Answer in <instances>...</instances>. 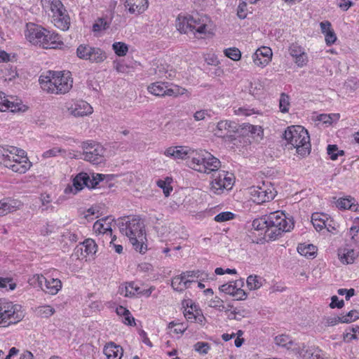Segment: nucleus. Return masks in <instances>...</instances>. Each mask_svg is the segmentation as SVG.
Here are the masks:
<instances>
[{"label": "nucleus", "instance_id": "nucleus-33", "mask_svg": "<svg viewBox=\"0 0 359 359\" xmlns=\"http://www.w3.org/2000/svg\"><path fill=\"white\" fill-rule=\"evenodd\" d=\"M182 276H184L185 280L184 283V287H187L188 288L191 287V284L194 282H196L197 280H194V278H198L203 275L207 276V274L199 271H187L182 273Z\"/></svg>", "mask_w": 359, "mask_h": 359}, {"label": "nucleus", "instance_id": "nucleus-59", "mask_svg": "<svg viewBox=\"0 0 359 359\" xmlns=\"http://www.w3.org/2000/svg\"><path fill=\"white\" fill-rule=\"evenodd\" d=\"M245 129L250 132L251 134H257L258 136L263 133L262 128L258 126L248 124L245 126Z\"/></svg>", "mask_w": 359, "mask_h": 359}, {"label": "nucleus", "instance_id": "nucleus-11", "mask_svg": "<svg viewBox=\"0 0 359 359\" xmlns=\"http://www.w3.org/2000/svg\"><path fill=\"white\" fill-rule=\"evenodd\" d=\"M0 314L8 319L9 323L16 324L24 318L20 306L13 304L5 299H0Z\"/></svg>", "mask_w": 359, "mask_h": 359}, {"label": "nucleus", "instance_id": "nucleus-24", "mask_svg": "<svg viewBox=\"0 0 359 359\" xmlns=\"http://www.w3.org/2000/svg\"><path fill=\"white\" fill-rule=\"evenodd\" d=\"M192 15H187L186 16L179 15L177 20V28L181 32L187 34L191 32L192 21Z\"/></svg>", "mask_w": 359, "mask_h": 359}, {"label": "nucleus", "instance_id": "nucleus-63", "mask_svg": "<svg viewBox=\"0 0 359 359\" xmlns=\"http://www.w3.org/2000/svg\"><path fill=\"white\" fill-rule=\"evenodd\" d=\"M343 318L341 316L329 317L326 320L327 326H334L339 323H342Z\"/></svg>", "mask_w": 359, "mask_h": 359}, {"label": "nucleus", "instance_id": "nucleus-39", "mask_svg": "<svg viewBox=\"0 0 359 359\" xmlns=\"http://www.w3.org/2000/svg\"><path fill=\"white\" fill-rule=\"evenodd\" d=\"M112 49L118 56L123 57L127 54L128 46L123 42H114L112 44Z\"/></svg>", "mask_w": 359, "mask_h": 359}, {"label": "nucleus", "instance_id": "nucleus-21", "mask_svg": "<svg viewBox=\"0 0 359 359\" xmlns=\"http://www.w3.org/2000/svg\"><path fill=\"white\" fill-rule=\"evenodd\" d=\"M125 6L128 8L130 13L138 15L147 8L148 1L147 0H126Z\"/></svg>", "mask_w": 359, "mask_h": 359}, {"label": "nucleus", "instance_id": "nucleus-17", "mask_svg": "<svg viewBox=\"0 0 359 359\" xmlns=\"http://www.w3.org/2000/svg\"><path fill=\"white\" fill-rule=\"evenodd\" d=\"M272 55V50L270 48L262 46L253 54V62L257 66L264 67L270 62Z\"/></svg>", "mask_w": 359, "mask_h": 359}, {"label": "nucleus", "instance_id": "nucleus-16", "mask_svg": "<svg viewBox=\"0 0 359 359\" xmlns=\"http://www.w3.org/2000/svg\"><path fill=\"white\" fill-rule=\"evenodd\" d=\"M67 108L68 112L76 117L83 116L92 113V107L83 100L67 103Z\"/></svg>", "mask_w": 359, "mask_h": 359}, {"label": "nucleus", "instance_id": "nucleus-56", "mask_svg": "<svg viewBox=\"0 0 359 359\" xmlns=\"http://www.w3.org/2000/svg\"><path fill=\"white\" fill-rule=\"evenodd\" d=\"M222 177H223V181H224V185L225 187H224V189H231L232 185H233V178L231 176H228V173H226L225 171H222Z\"/></svg>", "mask_w": 359, "mask_h": 359}, {"label": "nucleus", "instance_id": "nucleus-32", "mask_svg": "<svg viewBox=\"0 0 359 359\" xmlns=\"http://www.w3.org/2000/svg\"><path fill=\"white\" fill-rule=\"evenodd\" d=\"M339 257L343 264H349L354 262L358 257V253L353 249L344 248L343 252H339Z\"/></svg>", "mask_w": 359, "mask_h": 359}, {"label": "nucleus", "instance_id": "nucleus-44", "mask_svg": "<svg viewBox=\"0 0 359 359\" xmlns=\"http://www.w3.org/2000/svg\"><path fill=\"white\" fill-rule=\"evenodd\" d=\"M55 309L49 305H43L36 309L37 314L42 318H48L55 313Z\"/></svg>", "mask_w": 359, "mask_h": 359}, {"label": "nucleus", "instance_id": "nucleus-5", "mask_svg": "<svg viewBox=\"0 0 359 359\" xmlns=\"http://www.w3.org/2000/svg\"><path fill=\"white\" fill-rule=\"evenodd\" d=\"M266 219V235L271 241L277 239L283 232L289 231L294 226L293 223L288 222L285 216L278 212L271 213L267 215Z\"/></svg>", "mask_w": 359, "mask_h": 359}, {"label": "nucleus", "instance_id": "nucleus-61", "mask_svg": "<svg viewBox=\"0 0 359 359\" xmlns=\"http://www.w3.org/2000/svg\"><path fill=\"white\" fill-rule=\"evenodd\" d=\"M13 208V207L8 203L0 201V217L10 212Z\"/></svg>", "mask_w": 359, "mask_h": 359}, {"label": "nucleus", "instance_id": "nucleus-52", "mask_svg": "<svg viewBox=\"0 0 359 359\" xmlns=\"http://www.w3.org/2000/svg\"><path fill=\"white\" fill-rule=\"evenodd\" d=\"M157 185L163 189V194L166 197H168L172 191V187L170 185V182H167V181L159 180L157 181Z\"/></svg>", "mask_w": 359, "mask_h": 359}, {"label": "nucleus", "instance_id": "nucleus-19", "mask_svg": "<svg viewBox=\"0 0 359 359\" xmlns=\"http://www.w3.org/2000/svg\"><path fill=\"white\" fill-rule=\"evenodd\" d=\"M62 45H63V42L61 36L58 34L46 29L42 48L45 49L57 48Z\"/></svg>", "mask_w": 359, "mask_h": 359}, {"label": "nucleus", "instance_id": "nucleus-23", "mask_svg": "<svg viewBox=\"0 0 359 359\" xmlns=\"http://www.w3.org/2000/svg\"><path fill=\"white\" fill-rule=\"evenodd\" d=\"M327 221L328 219L325 215L314 212L311 215V222L317 231H320L324 228H326L328 231H331L327 226Z\"/></svg>", "mask_w": 359, "mask_h": 359}, {"label": "nucleus", "instance_id": "nucleus-13", "mask_svg": "<svg viewBox=\"0 0 359 359\" xmlns=\"http://www.w3.org/2000/svg\"><path fill=\"white\" fill-rule=\"evenodd\" d=\"M238 130V125L233 121H221L215 130V135L226 140L232 142L236 140L235 133Z\"/></svg>", "mask_w": 359, "mask_h": 359}, {"label": "nucleus", "instance_id": "nucleus-58", "mask_svg": "<svg viewBox=\"0 0 359 359\" xmlns=\"http://www.w3.org/2000/svg\"><path fill=\"white\" fill-rule=\"evenodd\" d=\"M325 39L327 46H331L336 41L337 36L333 29L325 34Z\"/></svg>", "mask_w": 359, "mask_h": 359}, {"label": "nucleus", "instance_id": "nucleus-50", "mask_svg": "<svg viewBox=\"0 0 359 359\" xmlns=\"http://www.w3.org/2000/svg\"><path fill=\"white\" fill-rule=\"evenodd\" d=\"M109 27V24L104 18H98L97 20L93 25V31L100 32L105 30Z\"/></svg>", "mask_w": 359, "mask_h": 359}, {"label": "nucleus", "instance_id": "nucleus-45", "mask_svg": "<svg viewBox=\"0 0 359 359\" xmlns=\"http://www.w3.org/2000/svg\"><path fill=\"white\" fill-rule=\"evenodd\" d=\"M225 56L233 61H238L241 57V53L237 48H229L224 50Z\"/></svg>", "mask_w": 359, "mask_h": 359}, {"label": "nucleus", "instance_id": "nucleus-22", "mask_svg": "<svg viewBox=\"0 0 359 359\" xmlns=\"http://www.w3.org/2000/svg\"><path fill=\"white\" fill-rule=\"evenodd\" d=\"M11 110L12 112L25 111L27 107L22 104L20 100L15 99L13 96H8L4 104V111Z\"/></svg>", "mask_w": 359, "mask_h": 359}, {"label": "nucleus", "instance_id": "nucleus-26", "mask_svg": "<svg viewBox=\"0 0 359 359\" xmlns=\"http://www.w3.org/2000/svg\"><path fill=\"white\" fill-rule=\"evenodd\" d=\"M118 292L124 297H134L135 294H140L142 292H140V287L134 282H130L126 285H121L118 289Z\"/></svg>", "mask_w": 359, "mask_h": 359}, {"label": "nucleus", "instance_id": "nucleus-14", "mask_svg": "<svg viewBox=\"0 0 359 359\" xmlns=\"http://www.w3.org/2000/svg\"><path fill=\"white\" fill-rule=\"evenodd\" d=\"M250 194L255 198L257 203H262L273 200L275 197L274 189L264 183L262 187H252L250 189Z\"/></svg>", "mask_w": 359, "mask_h": 359}, {"label": "nucleus", "instance_id": "nucleus-8", "mask_svg": "<svg viewBox=\"0 0 359 359\" xmlns=\"http://www.w3.org/2000/svg\"><path fill=\"white\" fill-rule=\"evenodd\" d=\"M76 53L79 59L88 60L91 63H101L107 59V54L104 50L89 44H80L77 47Z\"/></svg>", "mask_w": 359, "mask_h": 359}, {"label": "nucleus", "instance_id": "nucleus-55", "mask_svg": "<svg viewBox=\"0 0 359 359\" xmlns=\"http://www.w3.org/2000/svg\"><path fill=\"white\" fill-rule=\"evenodd\" d=\"M344 306V302L343 299L339 300L338 297L334 295L331 297V302L330 304V307L331 309H341Z\"/></svg>", "mask_w": 359, "mask_h": 359}, {"label": "nucleus", "instance_id": "nucleus-34", "mask_svg": "<svg viewBox=\"0 0 359 359\" xmlns=\"http://www.w3.org/2000/svg\"><path fill=\"white\" fill-rule=\"evenodd\" d=\"M1 149H4V151H7V154H9L10 156L15 155V156H18V158L22 160L27 158L26 152L24 150L15 147L8 145L0 146V150Z\"/></svg>", "mask_w": 359, "mask_h": 359}, {"label": "nucleus", "instance_id": "nucleus-37", "mask_svg": "<svg viewBox=\"0 0 359 359\" xmlns=\"http://www.w3.org/2000/svg\"><path fill=\"white\" fill-rule=\"evenodd\" d=\"M244 284L243 280L240 279L235 282L234 285L232 284H224L219 287V290L226 294L233 295L236 287L240 286L243 287Z\"/></svg>", "mask_w": 359, "mask_h": 359}, {"label": "nucleus", "instance_id": "nucleus-49", "mask_svg": "<svg viewBox=\"0 0 359 359\" xmlns=\"http://www.w3.org/2000/svg\"><path fill=\"white\" fill-rule=\"evenodd\" d=\"M341 317L343 318L342 323H349L359 318V312L356 310H351Z\"/></svg>", "mask_w": 359, "mask_h": 359}, {"label": "nucleus", "instance_id": "nucleus-36", "mask_svg": "<svg viewBox=\"0 0 359 359\" xmlns=\"http://www.w3.org/2000/svg\"><path fill=\"white\" fill-rule=\"evenodd\" d=\"M297 251L301 255L309 257L316 254V247L312 244H299Z\"/></svg>", "mask_w": 359, "mask_h": 359}, {"label": "nucleus", "instance_id": "nucleus-46", "mask_svg": "<svg viewBox=\"0 0 359 359\" xmlns=\"http://www.w3.org/2000/svg\"><path fill=\"white\" fill-rule=\"evenodd\" d=\"M290 107V97L285 93L280 94L279 99L280 111L283 113L288 112Z\"/></svg>", "mask_w": 359, "mask_h": 359}, {"label": "nucleus", "instance_id": "nucleus-38", "mask_svg": "<svg viewBox=\"0 0 359 359\" xmlns=\"http://www.w3.org/2000/svg\"><path fill=\"white\" fill-rule=\"evenodd\" d=\"M247 285L250 290H257L262 285V278L250 275L247 278Z\"/></svg>", "mask_w": 359, "mask_h": 359}, {"label": "nucleus", "instance_id": "nucleus-54", "mask_svg": "<svg viewBox=\"0 0 359 359\" xmlns=\"http://www.w3.org/2000/svg\"><path fill=\"white\" fill-rule=\"evenodd\" d=\"M190 308L191 311L187 310V309L184 310V317L188 321L195 322L196 320V318L195 317V316H196V312L194 313V311H195V310L197 309L196 306L191 305Z\"/></svg>", "mask_w": 359, "mask_h": 359}, {"label": "nucleus", "instance_id": "nucleus-3", "mask_svg": "<svg viewBox=\"0 0 359 359\" xmlns=\"http://www.w3.org/2000/svg\"><path fill=\"white\" fill-rule=\"evenodd\" d=\"M283 138L297 153L302 157L311 152L310 136L307 130L302 126H290L283 133Z\"/></svg>", "mask_w": 359, "mask_h": 359}, {"label": "nucleus", "instance_id": "nucleus-35", "mask_svg": "<svg viewBox=\"0 0 359 359\" xmlns=\"http://www.w3.org/2000/svg\"><path fill=\"white\" fill-rule=\"evenodd\" d=\"M192 21L191 32H196L198 34H205L206 32V24L205 22H201V19L198 17L192 16Z\"/></svg>", "mask_w": 359, "mask_h": 359}, {"label": "nucleus", "instance_id": "nucleus-40", "mask_svg": "<svg viewBox=\"0 0 359 359\" xmlns=\"http://www.w3.org/2000/svg\"><path fill=\"white\" fill-rule=\"evenodd\" d=\"M276 344L279 346L285 347L287 348H290V345L292 344V341L288 335L280 334L278 335L274 339Z\"/></svg>", "mask_w": 359, "mask_h": 359}, {"label": "nucleus", "instance_id": "nucleus-9", "mask_svg": "<svg viewBox=\"0 0 359 359\" xmlns=\"http://www.w3.org/2000/svg\"><path fill=\"white\" fill-rule=\"evenodd\" d=\"M147 90L151 94L158 96H173L177 97L185 93L187 90L176 85L170 84L169 83L157 81L150 84Z\"/></svg>", "mask_w": 359, "mask_h": 359}, {"label": "nucleus", "instance_id": "nucleus-10", "mask_svg": "<svg viewBox=\"0 0 359 359\" xmlns=\"http://www.w3.org/2000/svg\"><path fill=\"white\" fill-rule=\"evenodd\" d=\"M81 147L83 150V155L85 161L95 165L104 161V154L105 151L100 144L93 141L83 142Z\"/></svg>", "mask_w": 359, "mask_h": 359}, {"label": "nucleus", "instance_id": "nucleus-25", "mask_svg": "<svg viewBox=\"0 0 359 359\" xmlns=\"http://www.w3.org/2000/svg\"><path fill=\"white\" fill-rule=\"evenodd\" d=\"M104 352L108 359H121L123 355V348L111 342L105 347Z\"/></svg>", "mask_w": 359, "mask_h": 359}, {"label": "nucleus", "instance_id": "nucleus-15", "mask_svg": "<svg viewBox=\"0 0 359 359\" xmlns=\"http://www.w3.org/2000/svg\"><path fill=\"white\" fill-rule=\"evenodd\" d=\"M45 32L46 29L41 26L29 23L27 25L25 36L32 43L42 47Z\"/></svg>", "mask_w": 359, "mask_h": 359}, {"label": "nucleus", "instance_id": "nucleus-7", "mask_svg": "<svg viewBox=\"0 0 359 359\" xmlns=\"http://www.w3.org/2000/svg\"><path fill=\"white\" fill-rule=\"evenodd\" d=\"M43 6H50L53 13V22L58 29L68 30L71 24L70 18L60 0H41Z\"/></svg>", "mask_w": 359, "mask_h": 359}, {"label": "nucleus", "instance_id": "nucleus-48", "mask_svg": "<svg viewBox=\"0 0 359 359\" xmlns=\"http://www.w3.org/2000/svg\"><path fill=\"white\" fill-rule=\"evenodd\" d=\"M234 217H235V214L231 212H229V211L222 212L217 214L215 217V221H216L217 222H226V221L233 219Z\"/></svg>", "mask_w": 359, "mask_h": 359}, {"label": "nucleus", "instance_id": "nucleus-20", "mask_svg": "<svg viewBox=\"0 0 359 359\" xmlns=\"http://www.w3.org/2000/svg\"><path fill=\"white\" fill-rule=\"evenodd\" d=\"M113 219L109 217H106L97 220L93 224L95 232L103 235L112 236L111 222Z\"/></svg>", "mask_w": 359, "mask_h": 359}, {"label": "nucleus", "instance_id": "nucleus-53", "mask_svg": "<svg viewBox=\"0 0 359 359\" xmlns=\"http://www.w3.org/2000/svg\"><path fill=\"white\" fill-rule=\"evenodd\" d=\"M65 154L66 151L65 150L61 149V148H58V147H54V148H52L45 152H43L42 156L43 158H50V157H54V156H56L58 154Z\"/></svg>", "mask_w": 359, "mask_h": 359}, {"label": "nucleus", "instance_id": "nucleus-6", "mask_svg": "<svg viewBox=\"0 0 359 359\" xmlns=\"http://www.w3.org/2000/svg\"><path fill=\"white\" fill-rule=\"evenodd\" d=\"M108 175L104 174H92V178L86 173L81 172L77 174L73 179L72 185H68L65 189L66 194H76L79 191H81L85 187L89 189H94L97 185L102 182Z\"/></svg>", "mask_w": 359, "mask_h": 359}, {"label": "nucleus", "instance_id": "nucleus-64", "mask_svg": "<svg viewBox=\"0 0 359 359\" xmlns=\"http://www.w3.org/2000/svg\"><path fill=\"white\" fill-rule=\"evenodd\" d=\"M338 6L344 11H346L349 8L354 5V3L350 0H340Z\"/></svg>", "mask_w": 359, "mask_h": 359}, {"label": "nucleus", "instance_id": "nucleus-62", "mask_svg": "<svg viewBox=\"0 0 359 359\" xmlns=\"http://www.w3.org/2000/svg\"><path fill=\"white\" fill-rule=\"evenodd\" d=\"M247 5L245 3H241L237 8V15L240 19H245L247 13H245Z\"/></svg>", "mask_w": 359, "mask_h": 359}, {"label": "nucleus", "instance_id": "nucleus-18", "mask_svg": "<svg viewBox=\"0 0 359 359\" xmlns=\"http://www.w3.org/2000/svg\"><path fill=\"white\" fill-rule=\"evenodd\" d=\"M289 52L298 67H302L306 65L308 57L302 46L297 43H292L289 48Z\"/></svg>", "mask_w": 359, "mask_h": 359}, {"label": "nucleus", "instance_id": "nucleus-28", "mask_svg": "<svg viewBox=\"0 0 359 359\" xmlns=\"http://www.w3.org/2000/svg\"><path fill=\"white\" fill-rule=\"evenodd\" d=\"M165 155L175 159L187 158L188 153L183 147H172L165 151Z\"/></svg>", "mask_w": 359, "mask_h": 359}, {"label": "nucleus", "instance_id": "nucleus-29", "mask_svg": "<svg viewBox=\"0 0 359 359\" xmlns=\"http://www.w3.org/2000/svg\"><path fill=\"white\" fill-rule=\"evenodd\" d=\"M355 199L351 196L348 198H340L337 200L336 205L338 208L341 210L351 209L354 211L358 210V204H355Z\"/></svg>", "mask_w": 359, "mask_h": 359}, {"label": "nucleus", "instance_id": "nucleus-47", "mask_svg": "<svg viewBox=\"0 0 359 359\" xmlns=\"http://www.w3.org/2000/svg\"><path fill=\"white\" fill-rule=\"evenodd\" d=\"M83 244L85 247V251L88 255H94L97 252V245L94 240L91 238L86 239Z\"/></svg>", "mask_w": 359, "mask_h": 359}, {"label": "nucleus", "instance_id": "nucleus-2", "mask_svg": "<svg viewBox=\"0 0 359 359\" xmlns=\"http://www.w3.org/2000/svg\"><path fill=\"white\" fill-rule=\"evenodd\" d=\"M41 88L48 93L65 94L73 86L71 72L48 71L39 79Z\"/></svg>", "mask_w": 359, "mask_h": 359}, {"label": "nucleus", "instance_id": "nucleus-42", "mask_svg": "<svg viewBox=\"0 0 359 359\" xmlns=\"http://www.w3.org/2000/svg\"><path fill=\"white\" fill-rule=\"evenodd\" d=\"M184 276H182V273L180 276L173 278L171 283L172 288L177 291H183L184 290L188 288L184 285Z\"/></svg>", "mask_w": 359, "mask_h": 359}, {"label": "nucleus", "instance_id": "nucleus-43", "mask_svg": "<svg viewBox=\"0 0 359 359\" xmlns=\"http://www.w3.org/2000/svg\"><path fill=\"white\" fill-rule=\"evenodd\" d=\"M327 151L330 158L333 161L337 160L338 156L344 154V151L339 150L336 144H329L327 148Z\"/></svg>", "mask_w": 359, "mask_h": 359}, {"label": "nucleus", "instance_id": "nucleus-27", "mask_svg": "<svg viewBox=\"0 0 359 359\" xmlns=\"http://www.w3.org/2000/svg\"><path fill=\"white\" fill-rule=\"evenodd\" d=\"M45 287L43 290L50 294H56L58 291L62 288V283L57 278H51L50 280H46Z\"/></svg>", "mask_w": 359, "mask_h": 359}, {"label": "nucleus", "instance_id": "nucleus-31", "mask_svg": "<svg viewBox=\"0 0 359 359\" xmlns=\"http://www.w3.org/2000/svg\"><path fill=\"white\" fill-rule=\"evenodd\" d=\"M298 358L301 359H314L315 348L306 346L303 344L302 346L294 349Z\"/></svg>", "mask_w": 359, "mask_h": 359}, {"label": "nucleus", "instance_id": "nucleus-60", "mask_svg": "<svg viewBox=\"0 0 359 359\" xmlns=\"http://www.w3.org/2000/svg\"><path fill=\"white\" fill-rule=\"evenodd\" d=\"M337 292L339 295L345 294L346 299L349 300L350 298L355 294V290L353 288H351V289L341 288V289L338 290Z\"/></svg>", "mask_w": 359, "mask_h": 359}, {"label": "nucleus", "instance_id": "nucleus-4", "mask_svg": "<svg viewBox=\"0 0 359 359\" xmlns=\"http://www.w3.org/2000/svg\"><path fill=\"white\" fill-rule=\"evenodd\" d=\"M120 231L128 237L130 243L134 249L141 254H144L147 250V245L144 243L146 241L145 230L144 224L140 219L133 218L126 223V228H121Z\"/></svg>", "mask_w": 359, "mask_h": 359}, {"label": "nucleus", "instance_id": "nucleus-12", "mask_svg": "<svg viewBox=\"0 0 359 359\" xmlns=\"http://www.w3.org/2000/svg\"><path fill=\"white\" fill-rule=\"evenodd\" d=\"M0 163L5 167L11 169L13 172L20 174L25 173L32 165L28 158L13 163V161H11V156L7 154V151H4V149L0 150Z\"/></svg>", "mask_w": 359, "mask_h": 359}, {"label": "nucleus", "instance_id": "nucleus-1", "mask_svg": "<svg viewBox=\"0 0 359 359\" xmlns=\"http://www.w3.org/2000/svg\"><path fill=\"white\" fill-rule=\"evenodd\" d=\"M187 158V163L190 168L199 172H213L214 180L211 182V191L216 194H222L225 187L222 177V170L218 172L221 166L220 161L207 151L196 153Z\"/></svg>", "mask_w": 359, "mask_h": 359}, {"label": "nucleus", "instance_id": "nucleus-57", "mask_svg": "<svg viewBox=\"0 0 359 359\" xmlns=\"http://www.w3.org/2000/svg\"><path fill=\"white\" fill-rule=\"evenodd\" d=\"M235 297L236 300H244L247 298V293L241 287H236L234 292L232 295Z\"/></svg>", "mask_w": 359, "mask_h": 359}, {"label": "nucleus", "instance_id": "nucleus-30", "mask_svg": "<svg viewBox=\"0 0 359 359\" xmlns=\"http://www.w3.org/2000/svg\"><path fill=\"white\" fill-rule=\"evenodd\" d=\"M266 217L267 215H264L259 218L255 219L252 223V229L260 232L259 235H263V238L264 239L267 238L266 235V229L267 228Z\"/></svg>", "mask_w": 359, "mask_h": 359}, {"label": "nucleus", "instance_id": "nucleus-51", "mask_svg": "<svg viewBox=\"0 0 359 359\" xmlns=\"http://www.w3.org/2000/svg\"><path fill=\"white\" fill-rule=\"evenodd\" d=\"M210 348L208 342L198 341L194 345V350L201 354H206Z\"/></svg>", "mask_w": 359, "mask_h": 359}, {"label": "nucleus", "instance_id": "nucleus-41", "mask_svg": "<svg viewBox=\"0 0 359 359\" xmlns=\"http://www.w3.org/2000/svg\"><path fill=\"white\" fill-rule=\"evenodd\" d=\"M46 278L43 275L35 274L29 279V283L34 287L43 289V283L45 284Z\"/></svg>", "mask_w": 359, "mask_h": 359}]
</instances>
